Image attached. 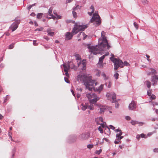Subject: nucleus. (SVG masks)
Segmentation results:
<instances>
[{"label": "nucleus", "mask_w": 158, "mask_h": 158, "mask_svg": "<svg viewBox=\"0 0 158 158\" xmlns=\"http://www.w3.org/2000/svg\"><path fill=\"white\" fill-rule=\"evenodd\" d=\"M114 131L115 132L117 133L119 132L118 133H117L116 135V138L117 139L119 138L122 135L123 133L121 130L118 129L114 130Z\"/></svg>", "instance_id": "nucleus-13"}, {"label": "nucleus", "mask_w": 158, "mask_h": 158, "mask_svg": "<svg viewBox=\"0 0 158 158\" xmlns=\"http://www.w3.org/2000/svg\"><path fill=\"white\" fill-rule=\"evenodd\" d=\"M152 73L154 74L156 72V70L154 69H152Z\"/></svg>", "instance_id": "nucleus-63"}, {"label": "nucleus", "mask_w": 158, "mask_h": 158, "mask_svg": "<svg viewBox=\"0 0 158 158\" xmlns=\"http://www.w3.org/2000/svg\"><path fill=\"white\" fill-rule=\"evenodd\" d=\"M77 7H79V6L78 5H77L76 7L73 8V11L76 10L77 9Z\"/></svg>", "instance_id": "nucleus-44"}, {"label": "nucleus", "mask_w": 158, "mask_h": 158, "mask_svg": "<svg viewBox=\"0 0 158 158\" xmlns=\"http://www.w3.org/2000/svg\"><path fill=\"white\" fill-rule=\"evenodd\" d=\"M87 108L89 109L90 110H93L94 108L93 105H89L87 106Z\"/></svg>", "instance_id": "nucleus-27"}, {"label": "nucleus", "mask_w": 158, "mask_h": 158, "mask_svg": "<svg viewBox=\"0 0 158 158\" xmlns=\"http://www.w3.org/2000/svg\"><path fill=\"white\" fill-rule=\"evenodd\" d=\"M153 151L155 152H158V148H154L153 150Z\"/></svg>", "instance_id": "nucleus-57"}, {"label": "nucleus", "mask_w": 158, "mask_h": 158, "mask_svg": "<svg viewBox=\"0 0 158 158\" xmlns=\"http://www.w3.org/2000/svg\"><path fill=\"white\" fill-rule=\"evenodd\" d=\"M89 137V134L85 133L80 135L79 137V139L81 140H84L88 139Z\"/></svg>", "instance_id": "nucleus-10"}, {"label": "nucleus", "mask_w": 158, "mask_h": 158, "mask_svg": "<svg viewBox=\"0 0 158 158\" xmlns=\"http://www.w3.org/2000/svg\"><path fill=\"white\" fill-rule=\"evenodd\" d=\"M56 15L57 16V19H60L61 18V16L60 15H58L57 14H56Z\"/></svg>", "instance_id": "nucleus-56"}, {"label": "nucleus", "mask_w": 158, "mask_h": 158, "mask_svg": "<svg viewBox=\"0 0 158 158\" xmlns=\"http://www.w3.org/2000/svg\"><path fill=\"white\" fill-rule=\"evenodd\" d=\"M66 65L67 66V67H68V68H69V70L70 69H71V65L69 63V62L67 64H66Z\"/></svg>", "instance_id": "nucleus-39"}, {"label": "nucleus", "mask_w": 158, "mask_h": 158, "mask_svg": "<svg viewBox=\"0 0 158 158\" xmlns=\"http://www.w3.org/2000/svg\"><path fill=\"white\" fill-rule=\"evenodd\" d=\"M145 83L146 84L147 87L149 89L151 87V83L150 82L148 81H145Z\"/></svg>", "instance_id": "nucleus-18"}, {"label": "nucleus", "mask_w": 158, "mask_h": 158, "mask_svg": "<svg viewBox=\"0 0 158 158\" xmlns=\"http://www.w3.org/2000/svg\"><path fill=\"white\" fill-rule=\"evenodd\" d=\"M82 35L83 36L85 35V33L84 32H80L78 35V37H79L81 35Z\"/></svg>", "instance_id": "nucleus-41"}, {"label": "nucleus", "mask_w": 158, "mask_h": 158, "mask_svg": "<svg viewBox=\"0 0 158 158\" xmlns=\"http://www.w3.org/2000/svg\"><path fill=\"white\" fill-rule=\"evenodd\" d=\"M64 79L65 82L68 83H69L70 81H69L68 80V77H65L64 78Z\"/></svg>", "instance_id": "nucleus-36"}, {"label": "nucleus", "mask_w": 158, "mask_h": 158, "mask_svg": "<svg viewBox=\"0 0 158 158\" xmlns=\"http://www.w3.org/2000/svg\"><path fill=\"white\" fill-rule=\"evenodd\" d=\"M71 69H74L75 68V65L73 64H72L71 65Z\"/></svg>", "instance_id": "nucleus-50"}, {"label": "nucleus", "mask_w": 158, "mask_h": 158, "mask_svg": "<svg viewBox=\"0 0 158 158\" xmlns=\"http://www.w3.org/2000/svg\"><path fill=\"white\" fill-rule=\"evenodd\" d=\"M106 33L104 31H102L101 33V36L102 37L105 36Z\"/></svg>", "instance_id": "nucleus-47"}, {"label": "nucleus", "mask_w": 158, "mask_h": 158, "mask_svg": "<svg viewBox=\"0 0 158 158\" xmlns=\"http://www.w3.org/2000/svg\"><path fill=\"white\" fill-rule=\"evenodd\" d=\"M134 25L136 29H138L139 26L138 24L136 22L134 23Z\"/></svg>", "instance_id": "nucleus-31"}, {"label": "nucleus", "mask_w": 158, "mask_h": 158, "mask_svg": "<svg viewBox=\"0 0 158 158\" xmlns=\"http://www.w3.org/2000/svg\"><path fill=\"white\" fill-rule=\"evenodd\" d=\"M86 60H82L81 61H77V65L79 67L81 65L82 67L81 69L82 70H85L86 69Z\"/></svg>", "instance_id": "nucleus-8"}, {"label": "nucleus", "mask_w": 158, "mask_h": 158, "mask_svg": "<svg viewBox=\"0 0 158 158\" xmlns=\"http://www.w3.org/2000/svg\"><path fill=\"white\" fill-rule=\"evenodd\" d=\"M50 16H51V17H48V16H47V18H48V19H51L52 18L54 19L56 18L55 16L53 15V14L50 15Z\"/></svg>", "instance_id": "nucleus-30"}, {"label": "nucleus", "mask_w": 158, "mask_h": 158, "mask_svg": "<svg viewBox=\"0 0 158 158\" xmlns=\"http://www.w3.org/2000/svg\"><path fill=\"white\" fill-rule=\"evenodd\" d=\"M102 75L103 77H104V80H106L108 79V78L106 77V75L104 73H102Z\"/></svg>", "instance_id": "nucleus-32"}, {"label": "nucleus", "mask_w": 158, "mask_h": 158, "mask_svg": "<svg viewBox=\"0 0 158 158\" xmlns=\"http://www.w3.org/2000/svg\"><path fill=\"white\" fill-rule=\"evenodd\" d=\"M86 96L90 99L89 102L91 104H94L95 105V103L100 99V98L97 97L95 93L88 94H86Z\"/></svg>", "instance_id": "nucleus-7"}, {"label": "nucleus", "mask_w": 158, "mask_h": 158, "mask_svg": "<svg viewBox=\"0 0 158 158\" xmlns=\"http://www.w3.org/2000/svg\"><path fill=\"white\" fill-rule=\"evenodd\" d=\"M14 44H10L9 46V49H12L14 47Z\"/></svg>", "instance_id": "nucleus-33"}, {"label": "nucleus", "mask_w": 158, "mask_h": 158, "mask_svg": "<svg viewBox=\"0 0 158 158\" xmlns=\"http://www.w3.org/2000/svg\"><path fill=\"white\" fill-rule=\"evenodd\" d=\"M100 73H101L100 71H99L96 73V75L98 77H99L100 75Z\"/></svg>", "instance_id": "nucleus-51"}, {"label": "nucleus", "mask_w": 158, "mask_h": 158, "mask_svg": "<svg viewBox=\"0 0 158 158\" xmlns=\"http://www.w3.org/2000/svg\"><path fill=\"white\" fill-rule=\"evenodd\" d=\"M8 99V95H7L5 98L4 102H6Z\"/></svg>", "instance_id": "nucleus-46"}, {"label": "nucleus", "mask_w": 158, "mask_h": 158, "mask_svg": "<svg viewBox=\"0 0 158 158\" xmlns=\"http://www.w3.org/2000/svg\"><path fill=\"white\" fill-rule=\"evenodd\" d=\"M106 55H104L102 56L100 58H99V62L100 64H102L103 62V60L104 59L105 56H106Z\"/></svg>", "instance_id": "nucleus-15"}, {"label": "nucleus", "mask_w": 158, "mask_h": 158, "mask_svg": "<svg viewBox=\"0 0 158 158\" xmlns=\"http://www.w3.org/2000/svg\"><path fill=\"white\" fill-rule=\"evenodd\" d=\"M88 27L87 24L83 25H78L77 24H75L74 27L72 30V33L70 32L66 33L65 35L66 40H70L72 38L74 34H75L77 33L80 31H84Z\"/></svg>", "instance_id": "nucleus-3"}, {"label": "nucleus", "mask_w": 158, "mask_h": 158, "mask_svg": "<svg viewBox=\"0 0 158 158\" xmlns=\"http://www.w3.org/2000/svg\"><path fill=\"white\" fill-rule=\"evenodd\" d=\"M76 137L75 135H71L69 137L68 142L69 143H73L76 141Z\"/></svg>", "instance_id": "nucleus-11"}, {"label": "nucleus", "mask_w": 158, "mask_h": 158, "mask_svg": "<svg viewBox=\"0 0 158 158\" xmlns=\"http://www.w3.org/2000/svg\"><path fill=\"white\" fill-rule=\"evenodd\" d=\"M95 22L93 24L96 27L98 26L101 23V21L100 19L99 15L98 14H93V17L89 22L90 23H93Z\"/></svg>", "instance_id": "nucleus-6"}, {"label": "nucleus", "mask_w": 158, "mask_h": 158, "mask_svg": "<svg viewBox=\"0 0 158 158\" xmlns=\"http://www.w3.org/2000/svg\"><path fill=\"white\" fill-rule=\"evenodd\" d=\"M106 96L108 100L110 101L112 103H115V107L116 108H118L119 104L116 101V94L114 92L107 93L106 94Z\"/></svg>", "instance_id": "nucleus-5"}, {"label": "nucleus", "mask_w": 158, "mask_h": 158, "mask_svg": "<svg viewBox=\"0 0 158 158\" xmlns=\"http://www.w3.org/2000/svg\"><path fill=\"white\" fill-rule=\"evenodd\" d=\"M145 55L147 57V60H148V61H149L150 60L149 59L150 56L147 55Z\"/></svg>", "instance_id": "nucleus-62"}, {"label": "nucleus", "mask_w": 158, "mask_h": 158, "mask_svg": "<svg viewBox=\"0 0 158 158\" xmlns=\"http://www.w3.org/2000/svg\"><path fill=\"white\" fill-rule=\"evenodd\" d=\"M12 135V133L10 132H9L8 135L10 138V139L12 141H13L12 138L11 136V135Z\"/></svg>", "instance_id": "nucleus-35"}, {"label": "nucleus", "mask_w": 158, "mask_h": 158, "mask_svg": "<svg viewBox=\"0 0 158 158\" xmlns=\"http://www.w3.org/2000/svg\"><path fill=\"white\" fill-rule=\"evenodd\" d=\"M141 136L140 135H137L136 138L138 140H139Z\"/></svg>", "instance_id": "nucleus-52"}, {"label": "nucleus", "mask_w": 158, "mask_h": 158, "mask_svg": "<svg viewBox=\"0 0 158 158\" xmlns=\"http://www.w3.org/2000/svg\"><path fill=\"white\" fill-rule=\"evenodd\" d=\"M154 78H152V81L153 82V85H156L157 84V81H156Z\"/></svg>", "instance_id": "nucleus-23"}, {"label": "nucleus", "mask_w": 158, "mask_h": 158, "mask_svg": "<svg viewBox=\"0 0 158 158\" xmlns=\"http://www.w3.org/2000/svg\"><path fill=\"white\" fill-rule=\"evenodd\" d=\"M32 7L31 5H29L27 7V9L28 10H29Z\"/></svg>", "instance_id": "nucleus-64"}, {"label": "nucleus", "mask_w": 158, "mask_h": 158, "mask_svg": "<svg viewBox=\"0 0 158 158\" xmlns=\"http://www.w3.org/2000/svg\"><path fill=\"white\" fill-rule=\"evenodd\" d=\"M119 74L117 73H116L114 75V77L117 80L118 78Z\"/></svg>", "instance_id": "nucleus-26"}, {"label": "nucleus", "mask_w": 158, "mask_h": 158, "mask_svg": "<svg viewBox=\"0 0 158 158\" xmlns=\"http://www.w3.org/2000/svg\"><path fill=\"white\" fill-rule=\"evenodd\" d=\"M43 27H41L40 28H36L35 30V31H42L43 30Z\"/></svg>", "instance_id": "nucleus-40"}, {"label": "nucleus", "mask_w": 158, "mask_h": 158, "mask_svg": "<svg viewBox=\"0 0 158 158\" xmlns=\"http://www.w3.org/2000/svg\"><path fill=\"white\" fill-rule=\"evenodd\" d=\"M114 55L113 54L112 56L110 57V59L114 63V69L115 70H117L119 67L123 68L124 66H128L130 65L126 61H124L123 63L118 58H114Z\"/></svg>", "instance_id": "nucleus-4"}, {"label": "nucleus", "mask_w": 158, "mask_h": 158, "mask_svg": "<svg viewBox=\"0 0 158 158\" xmlns=\"http://www.w3.org/2000/svg\"><path fill=\"white\" fill-rule=\"evenodd\" d=\"M140 135L141 138H146L147 137V136L144 134L143 133Z\"/></svg>", "instance_id": "nucleus-34"}, {"label": "nucleus", "mask_w": 158, "mask_h": 158, "mask_svg": "<svg viewBox=\"0 0 158 158\" xmlns=\"http://www.w3.org/2000/svg\"><path fill=\"white\" fill-rule=\"evenodd\" d=\"M105 130H107V131L108 132H108L110 134V128L108 127L107 126H106L105 127Z\"/></svg>", "instance_id": "nucleus-38"}, {"label": "nucleus", "mask_w": 158, "mask_h": 158, "mask_svg": "<svg viewBox=\"0 0 158 158\" xmlns=\"http://www.w3.org/2000/svg\"><path fill=\"white\" fill-rule=\"evenodd\" d=\"M151 90H149L147 91V94L148 96H150L151 95Z\"/></svg>", "instance_id": "nucleus-48"}, {"label": "nucleus", "mask_w": 158, "mask_h": 158, "mask_svg": "<svg viewBox=\"0 0 158 158\" xmlns=\"http://www.w3.org/2000/svg\"><path fill=\"white\" fill-rule=\"evenodd\" d=\"M130 123L132 125H135V124H138L139 122L136 121L132 120Z\"/></svg>", "instance_id": "nucleus-20"}, {"label": "nucleus", "mask_w": 158, "mask_h": 158, "mask_svg": "<svg viewBox=\"0 0 158 158\" xmlns=\"http://www.w3.org/2000/svg\"><path fill=\"white\" fill-rule=\"evenodd\" d=\"M102 39H99L98 45L95 46H92L89 47V48L91 50V52L94 55H97L100 53V52L109 49L111 47L109 44L106 36L102 37Z\"/></svg>", "instance_id": "nucleus-2"}, {"label": "nucleus", "mask_w": 158, "mask_h": 158, "mask_svg": "<svg viewBox=\"0 0 158 158\" xmlns=\"http://www.w3.org/2000/svg\"><path fill=\"white\" fill-rule=\"evenodd\" d=\"M151 97L152 99H154L156 98V96L152 94Z\"/></svg>", "instance_id": "nucleus-59"}, {"label": "nucleus", "mask_w": 158, "mask_h": 158, "mask_svg": "<svg viewBox=\"0 0 158 158\" xmlns=\"http://www.w3.org/2000/svg\"><path fill=\"white\" fill-rule=\"evenodd\" d=\"M52 8H50L48 10V14L49 15H52Z\"/></svg>", "instance_id": "nucleus-24"}, {"label": "nucleus", "mask_w": 158, "mask_h": 158, "mask_svg": "<svg viewBox=\"0 0 158 158\" xmlns=\"http://www.w3.org/2000/svg\"><path fill=\"white\" fill-rule=\"evenodd\" d=\"M136 105L134 101H132L129 106V108L130 110H133L135 108Z\"/></svg>", "instance_id": "nucleus-12"}, {"label": "nucleus", "mask_w": 158, "mask_h": 158, "mask_svg": "<svg viewBox=\"0 0 158 158\" xmlns=\"http://www.w3.org/2000/svg\"><path fill=\"white\" fill-rule=\"evenodd\" d=\"M142 2L143 4H147V1L146 0H143Z\"/></svg>", "instance_id": "nucleus-58"}, {"label": "nucleus", "mask_w": 158, "mask_h": 158, "mask_svg": "<svg viewBox=\"0 0 158 158\" xmlns=\"http://www.w3.org/2000/svg\"><path fill=\"white\" fill-rule=\"evenodd\" d=\"M102 150L101 149H100L99 150H98L96 151V153L98 154V155H99L102 152Z\"/></svg>", "instance_id": "nucleus-45"}, {"label": "nucleus", "mask_w": 158, "mask_h": 158, "mask_svg": "<svg viewBox=\"0 0 158 158\" xmlns=\"http://www.w3.org/2000/svg\"><path fill=\"white\" fill-rule=\"evenodd\" d=\"M109 127H110V128L111 129H112V130L114 129L115 128V127H114V126H113L112 125H110Z\"/></svg>", "instance_id": "nucleus-55"}, {"label": "nucleus", "mask_w": 158, "mask_h": 158, "mask_svg": "<svg viewBox=\"0 0 158 158\" xmlns=\"http://www.w3.org/2000/svg\"><path fill=\"white\" fill-rule=\"evenodd\" d=\"M81 78L86 88L89 91H92L93 89L95 92H97L99 94L103 88L104 85L103 84H101L98 88H94V87L96 85L97 82L92 80V77L91 76H87L84 74L81 76Z\"/></svg>", "instance_id": "nucleus-1"}, {"label": "nucleus", "mask_w": 158, "mask_h": 158, "mask_svg": "<svg viewBox=\"0 0 158 158\" xmlns=\"http://www.w3.org/2000/svg\"><path fill=\"white\" fill-rule=\"evenodd\" d=\"M43 14L42 13H38L37 15V18L38 19H41L43 16Z\"/></svg>", "instance_id": "nucleus-21"}, {"label": "nucleus", "mask_w": 158, "mask_h": 158, "mask_svg": "<svg viewBox=\"0 0 158 158\" xmlns=\"http://www.w3.org/2000/svg\"><path fill=\"white\" fill-rule=\"evenodd\" d=\"M125 119L126 120L129 121L131 120V117L128 116H127L125 117Z\"/></svg>", "instance_id": "nucleus-42"}, {"label": "nucleus", "mask_w": 158, "mask_h": 158, "mask_svg": "<svg viewBox=\"0 0 158 158\" xmlns=\"http://www.w3.org/2000/svg\"><path fill=\"white\" fill-rule=\"evenodd\" d=\"M62 65L64 67V72H67V71H68L69 70V68H68L67 65H66V63Z\"/></svg>", "instance_id": "nucleus-17"}, {"label": "nucleus", "mask_w": 158, "mask_h": 158, "mask_svg": "<svg viewBox=\"0 0 158 158\" xmlns=\"http://www.w3.org/2000/svg\"><path fill=\"white\" fill-rule=\"evenodd\" d=\"M75 57H76V60L78 61H81V59L79 56V54H77L76 55Z\"/></svg>", "instance_id": "nucleus-22"}, {"label": "nucleus", "mask_w": 158, "mask_h": 158, "mask_svg": "<svg viewBox=\"0 0 158 158\" xmlns=\"http://www.w3.org/2000/svg\"><path fill=\"white\" fill-rule=\"evenodd\" d=\"M94 12L92 11L91 12H88V14L90 16H91Z\"/></svg>", "instance_id": "nucleus-60"}, {"label": "nucleus", "mask_w": 158, "mask_h": 158, "mask_svg": "<svg viewBox=\"0 0 158 158\" xmlns=\"http://www.w3.org/2000/svg\"><path fill=\"white\" fill-rule=\"evenodd\" d=\"M120 141V140H119V141L118 140H117V139H116L114 141V143L115 144H118V143H119Z\"/></svg>", "instance_id": "nucleus-49"}, {"label": "nucleus", "mask_w": 158, "mask_h": 158, "mask_svg": "<svg viewBox=\"0 0 158 158\" xmlns=\"http://www.w3.org/2000/svg\"><path fill=\"white\" fill-rule=\"evenodd\" d=\"M98 130L99 131H100V132L101 133H102L103 132V130L102 129V127L101 126H99L98 127Z\"/></svg>", "instance_id": "nucleus-29"}, {"label": "nucleus", "mask_w": 158, "mask_h": 158, "mask_svg": "<svg viewBox=\"0 0 158 158\" xmlns=\"http://www.w3.org/2000/svg\"><path fill=\"white\" fill-rule=\"evenodd\" d=\"M81 105L82 106L81 107V109L82 110L84 111L87 108V105H86L85 104L84 105L83 104H81Z\"/></svg>", "instance_id": "nucleus-19"}, {"label": "nucleus", "mask_w": 158, "mask_h": 158, "mask_svg": "<svg viewBox=\"0 0 158 158\" xmlns=\"http://www.w3.org/2000/svg\"><path fill=\"white\" fill-rule=\"evenodd\" d=\"M90 8L92 10V11L94 12V6L92 5L90 7Z\"/></svg>", "instance_id": "nucleus-54"}, {"label": "nucleus", "mask_w": 158, "mask_h": 158, "mask_svg": "<svg viewBox=\"0 0 158 158\" xmlns=\"http://www.w3.org/2000/svg\"><path fill=\"white\" fill-rule=\"evenodd\" d=\"M65 73V75H66V76L67 77H69V74L68 73V71H65L64 72Z\"/></svg>", "instance_id": "nucleus-43"}, {"label": "nucleus", "mask_w": 158, "mask_h": 158, "mask_svg": "<svg viewBox=\"0 0 158 158\" xmlns=\"http://www.w3.org/2000/svg\"><path fill=\"white\" fill-rule=\"evenodd\" d=\"M72 14H73V17L74 18H76L77 17V14L76 12H75L74 11H72Z\"/></svg>", "instance_id": "nucleus-25"}, {"label": "nucleus", "mask_w": 158, "mask_h": 158, "mask_svg": "<svg viewBox=\"0 0 158 158\" xmlns=\"http://www.w3.org/2000/svg\"><path fill=\"white\" fill-rule=\"evenodd\" d=\"M153 78H154L155 80H158V76L155 75L154 77H153Z\"/></svg>", "instance_id": "nucleus-61"}, {"label": "nucleus", "mask_w": 158, "mask_h": 158, "mask_svg": "<svg viewBox=\"0 0 158 158\" xmlns=\"http://www.w3.org/2000/svg\"><path fill=\"white\" fill-rule=\"evenodd\" d=\"M16 152V148H14L12 150V156H14Z\"/></svg>", "instance_id": "nucleus-28"}, {"label": "nucleus", "mask_w": 158, "mask_h": 158, "mask_svg": "<svg viewBox=\"0 0 158 158\" xmlns=\"http://www.w3.org/2000/svg\"><path fill=\"white\" fill-rule=\"evenodd\" d=\"M98 106L100 108V113H103L106 110V109L103 108V106L100 104H99Z\"/></svg>", "instance_id": "nucleus-14"}, {"label": "nucleus", "mask_w": 158, "mask_h": 158, "mask_svg": "<svg viewBox=\"0 0 158 158\" xmlns=\"http://www.w3.org/2000/svg\"><path fill=\"white\" fill-rule=\"evenodd\" d=\"M19 21H17V22H15L13 23L10 27V29L12 30V32L16 30L18 27V24L19 23Z\"/></svg>", "instance_id": "nucleus-9"}, {"label": "nucleus", "mask_w": 158, "mask_h": 158, "mask_svg": "<svg viewBox=\"0 0 158 158\" xmlns=\"http://www.w3.org/2000/svg\"><path fill=\"white\" fill-rule=\"evenodd\" d=\"M50 29L47 30V32L48 33V35L51 36H53L54 35V32H50Z\"/></svg>", "instance_id": "nucleus-16"}, {"label": "nucleus", "mask_w": 158, "mask_h": 158, "mask_svg": "<svg viewBox=\"0 0 158 158\" xmlns=\"http://www.w3.org/2000/svg\"><path fill=\"white\" fill-rule=\"evenodd\" d=\"M33 44L34 46H37L38 45V44L36 43V40H34L33 42Z\"/></svg>", "instance_id": "nucleus-53"}, {"label": "nucleus", "mask_w": 158, "mask_h": 158, "mask_svg": "<svg viewBox=\"0 0 158 158\" xmlns=\"http://www.w3.org/2000/svg\"><path fill=\"white\" fill-rule=\"evenodd\" d=\"M93 147V145L92 144H88L87 145V148L89 149H91Z\"/></svg>", "instance_id": "nucleus-37"}]
</instances>
